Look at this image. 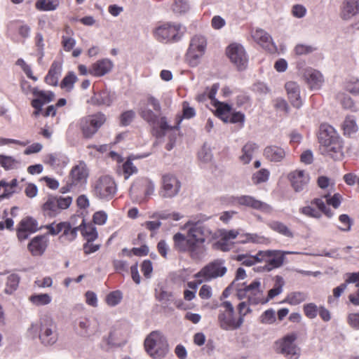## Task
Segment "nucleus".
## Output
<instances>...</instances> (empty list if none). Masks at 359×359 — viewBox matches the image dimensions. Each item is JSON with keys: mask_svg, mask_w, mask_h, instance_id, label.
I'll return each instance as SVG.
<instances>
[{"mask_svg": "<svg viewBox=\"0 0 359 359\" xmlns=\"http://www.w3.org/2000/svg\"><path fill=\"white\" fill-rule=\"evenodd\" d=\"M185 226L188 228L187 234L176 233L172 237L173 248L179 252L187 253L194 261H201L206 256L208 249L205 242L207 240L210 241L220 236L229 241L239 234L238 231L235 229H221L217 235L201 222L189 221Z\"/></svg>", "mask_w": 359, "mask_h": 359, "instance_id": "nucleus-1", "label": "nucleus"}, {"mask_svg": "<svg viewBox=\"0 0 359 359\" xmlns=\"http://www.w3.org/2000/svg\"><path fill=\"white\" fill-rule=\"evenodd\" d=\"M319 150L324 156L337 159L341 154L342 143L335 129L330 125L323 123L318 134Z\"/></svg>", "mask_w": 359, "mask_h": 359, "instance_id": "nucleus-2", "label": "nucleus"}, {"mask_svg": "<svg viewBox=\"0 0 359 359\" xmlns=\"http://www.w3.org/2000/svg\"><path fill=\"white\" fill-rule=\"evenodd\" d=\"M144 348L154 359L164 358L169 351L165 337L159 331L151 332L144 340Z\"/></svg>", "mask_w": 359, "mask_h": 359, "instance_id": "nucleus-3", "label": "nucleus"}, {"mask_svg": "<svg viewBox=\"0 0 359 359\" xmlns=\"http://www.w3.org/2000/svg\"><path fill=\"white\" fill-rule=\"evenodd\" d=\"M218 314V323L221 329L224 330H235L240 328L243 324L242 317L235 318V311L232 304L229 301L221 303Z\"/></svg>", "mask_w": 359, "mask_h": 359, "instance_id": "nucleus-4", "label": "nucleus"}, {"mask_svg": "<svg viewBox=\"0 0 359 359\" xmlns=\"http://www.w3.org/2000/svg\"><path fill=\"white\" fill-rule=\"evenodd\" d=\"M141 117L153 128L154 135L157 138H162L165 135L166 131L172 130V127L167 121L165 116H160L148 107L140 109Z\"/></svg>", "mask_w": 359, "mask_h": 359, "instance_id": "nucleus-5", "label": "nucleus"}, {"mask_svg": "<svg viewBox=\"0 0 359 359\" xmlns=\"http://www.w3.org/2000/svg\"><path fill=\"white\" fill-rule=\"evenodd\" d=\"M92 193L97 198L109 201L116 194L117 187L114 179L108 175L99 177L92 185Z\"/></svg>", "mask_w": 359, "mask_h": 359, "instance_id": "nucleus-6", "label": "nucleus"}, {"mask_svg": "<svg viewBox=\"0 0 359 359\" xmlns=\"http://www.w3.org/2000/svg\"><path fill=\"white\" fill-rule=\"evenodd\" d=\"M107 117L102 112H97L86 116L79 121L80 130L83 137L90 139L106 122Z\"/></svg>", "mask_w": 359, "mask_h": 359, "instance_id": "nucleus-7", "label": "nucleus"}, {"mask_svg": "<svg viewBox=\"0 0 359 359\" xmlns=\"http://www.w3.org/2000/svg\"><path fill=\"white\" fill-rule=\"evenodd\" d=\"M180 24L164 23L157 26L153 30L154 37L156 41L163 43L179 41L182 35L180 34Z\"/></svg>", "mask_w": 359, "mask_h": 359, "instance_id": "nucleus-8", "label": "nucleus"}, {"mask_svg": "<svg viewBox=\"0 0 359 359\" xmlns=\"http://www.w3.org/2000/svg\"><path fill=\"white\" fill-rule=\"evenodd\" d=\"M224 199L226 203L231 205L245 206L266 213L272 211V207L270 205L257 200L250 195H242L239 196H226Z\"/></svg>", "mask_w": 359, "mask_h": 359, "instance_id": "nucleus-9", "label": "nucleus"}, {"mask_svg": "<svg viewBox=\"0 0 359 359\" xmlns=\"http://www.w3.org/2000/svg\"><path fill=\"white\" fill-rule=\"evenodd\" d=\"M39 337L41 343L45 346H51L57 341V327L50 317L44 316L41 318Z\"/></svg>", "mask_w": 359, "mask_h": 359, "instance_id": "nucleus-10", "label": "nucleus"}, {"mask_svg": "<svg viewBox=\"0 0 359 359\" xmlns=\"http://www.w3.org/2000/svg\"><path fill=\"white\" fill-rule=\"evenodd\" d=\"M226 271L227 269L225 266V261L222 259H217L203 267L196 274V277L203 278L205 280L208 281L224 276Z\"/></svg>", "mask_w": 359, "mask_h": 359, "instance_id": "nucleus-11", "label": "nucleus"}, {"mask_svg": "<svg viewBox=\"0 0 359 359\" xmlns=\"http://www.w3.org/2000/svg\"><path fill=\"white\" fill-rule=\"evenodd\" d=\"M159 196L163 198H172L177 196L181 189V182L172 174H164L161 177Z\"/></svg>", "mask_w": 359, "mask_h": 359, "instance_id": "nucleus-12", "label": "nucleus"}, {"mask_svg": "<svg viewBox=\"0 0 359 359\" xmlns=\"http://www.w3.org/2000/svg\"><path fill=\"white\" fill-rule=\"evenodd\" d=\"M297 339V334L294 332L286 334L276 342L277 351L290 359H297L299 351L294 343Z\"/></svg>", "mask_w": 359, "mask_h": 359, "instance_id": "nucleus-13", "label": "nucleus"}, {"mask_svg": "<svg viewBox=\"0 0 359 359\" xmlns=\"http://www.w3.org/2000/svg\"><path fill=\"white\" fill-rule=\"evenodd\" d=\"M207 46L205 38L201 35L194 36L190 42L187 59L192 66L198 64V59L204 54Z\"/></svg>", "mask_w": 359, "mask_h": 359, "instance_id": "nucleus-14", "label": "nucleus"}, {"mask_svg": "<svg viewBox=\"0 0 359 359\" xmlns=\"http://www.w3.org/2000/svg\"><path fill=\"white\" fill-rule=\"evenodd\" d=\"M226 54L231 62L239 71L245 69L248 66V58L245 50L241 44H231L226 50Z\"/></svg>", "mask_w": 359, "mask_h": 359, "instance_id": "nucleus-15", "label": "nucleus"}, {"mask_svg": "<svg viewBox=\"0 0 359 359\" xmlns=\"http://www.w3.org/2000/svg\"><path fill=\"white\" fill-rule=\"evenodd\" d=\"M73 220V219H72ZM85 226V219H81V223L76 226L73 221L60 222V236L59 239L61 243H69L74 241L78 235V231Z\"/></svg>", "mask_w": 359, "mask_h": 359, "instance_id": "nucleus-16", "label": "nucleus"}, {"mask_svg": "<svg viewBox=\"0 0 359 359\" xmlns=\"http://www.w3.org/2000/svg\"><path fill=\"white\" fill-rule=\"evenodd\" d=\"M40 228L37 221L32 217L22 219L17 229V236L20 241H23L29 238L30 234L36 232Z\"/></svg>", "mask_w": 359, "mask_h": 359, "instance_id": "nucleus-17", "label": "nucleus"}, {"mask_svg": "<svg viewBox=\"0 0 359 359\" xmlns=\"http://www.w3.org/2000/svg\"><path fill=\"white\" fill-rule=\"evenodd\" d=\"M260 287L261 283L259 280H254L248 285V303L249 305L264 304L268 302V299H265L263 290Z\"/></svg>", "mask_w": 359, "mask_h": 359, "instance_id": "nucleus-18", "label": "nucleus"}, {"mask_svg": "<svg viewBox=\"0 0 359 359\" xmlns=\"http://www.w3.org/2000/svg\"><path fill=\"white\" fill-rule=\"evenodd\" d=\"M88 177V170L84 162L81 161L74 165L69 173V180L75 187H80L86 184Z\"/></svg>", "mask_w": 359, "mask_h": 359, "instance_id": "nucleus-19", "label": "nucleus"}, {"mask_svg": "<svg viewBox=\"0 0 359 359\" xmlns=\"http://www.w3.org/2000/svg\"><path fill=\"white\" fill-rule=\"evenodd\" d=\"M288 180L295 192H300L307 187L310 177L304 170H296L288 174Z\"/></svg>", "mask_w": 359, "mask_h": 359, "instance_id": "nucleus-20", "label": "nucleus"}, {"mask_svg": "<svg viewBox=\"0 0 359 359\" xmlns=\"http://www.w3.org/2000/svg\"><path fill=\"white\" fill-rule=\"evenodd\" d=\"M254 40L263 48L271 53L276 51L277 48L273 41L271 36L262 29H257L252 34Z\"/></svg>", "mask_w": 359, "mask_h": 359, "instance_id": "nucleus-21", "label": "nucleus"}, {"mask_svg": "<svg viewBox=\"0 0 359 359\" xmlns=\"http://www.w3.org/2000/svg\"><path fill=\"white\" fill-rule=\"evenodd\" d=\"M359 14V0H344L340 7V18L350 20Z\"/></svg>", "mask_w": 359, "mask_h": 359, "instance_id": "nucleus-22", "label": "nucleus"}, {"mask_svg": "<svg viewBox=\"0 0 359 359\" xmlns=\"http://www.w3.org/2000/svg\"><path fill=\"white\" fill-rule=\"evenodd\" d=\"M113 67L114 63L111 60L108 58L99 60L91 65L89 74L96 77H101L109 73Z\"/></svg>", "mask_w": 359, "mask_h": 359, "instance_id": "nucleus-23", "label": "nucleus"}, {"mask_svg": "<svg viewBox=\"0 0 359 359\" xmlns=\"http://www.w3.org/2000/svg\"><path fill=\"white\" fill-rule=\"evenodd\" d=\"M114 99L115 94L107 88H104L98 92H95L90 102L93 105L109 107L113 103Z\"/></svg>", "mask_w": 359, "mask_h": 359, "instance_id": "nucleus-24", "label": "nucleus"}, {"mask_svg": "<svg viewBox=\"0 0 359 359\" xmlns=\"http://www.w3.org/2000/svg\"><path fill=\"white\" fill-rule=\"evenodd\" d=\"M262 254L267 257L266 260L267 264L264 266V269L268 271L280 267L284 262V254L282 253L281 250H268L266 252H262Z\"/></svg>", "mask_w": 359, "mask_h": 359, "instance_id": "nucleus-25", "label": "nucleus"}, {"mask_svg": "<svg viewBox=\"0 0 359 359\" xmlns=\"http://www.w3.org/2000/svg\"><path fill=\"white\" fill-rule=\"evenodd\" d=\"M263 155L270 162L279 163L285 158L286 152L281 147L269 145L264 148Z\"/></svg>", "mask_w": 359, "mask_h": 359, "instance_id": "nucleus-26", "label": "nucleus"}, {"mask_svg": "<svg viewBox=\"0 0 359 359\" xmlns=\"http://www.w3.org/2000/svg\"><path fill=\"white\" fill-rule=\"evenodd\" d=\"M47 245L45 236H36L28 244V250L33 256H41L45 252Z\"/></svg>", "mask_w": 359, "mask_h": 359, "instance_id": "nucleus-27", "label": "nucleus"}, {"mask_svg": "<svg viewBox=\"0 0 359 359\" xmlns=\"http://www.w3.org/2000/svg\"><path fill=\"white\" fill-rule=\"evenodd\" d=\"M285 88L292 105L297 109L300 108L302 105V101L298 84L293 81H289L285 83Z\"/></svg>", "mask_w": 359, "mask_h": 359, "instance_id": "nucleus-28", "label": "nucleus"}, {"mask_svg": "<svg viewBox=\"0 0 359 359\" xmlns=\"http://www.w3.org/2000/svg\"><path fill=\"white\" fill-rule=\"evenodd\" d=\"M304 78L312 89L319 88L323 83L322 74L319 71L312 68L306 69Z\"/></svg>", "mask_w": 359, "mask_h": 359, "instance_id": "nucleus-29", "label": "nucleus"}, {"mask_svg": "<svg viewBox=\"0 0 359 359\" xmlns=\"http://www.w3.org/2000/svg\"><path fill=\"white\" fill-rule=\"evenodd\" d=\"M258 149V145L253 142H248L242 148V155L240 156V161L243 164H248L255 154Z\"/></svg>", "mask_w": 359, "mask_h": 359, "instance_id": "nucleus-30", "label": "nucleus"}, {"mask_svg": "<svg viewBox=\"0 0 359 359\" xmlns=\"http://www.w3.org/2000/svg\"><path fill=\"white\" fill-rule=\"evenodd\" d=\"M342 129L344 135L348 137H351L358 132V128L354 116L348 115L346 116L342 124Z\"/></svg>", "mask_w": 359, "mask_h": 359, "instance_id": "nucleus-31", "label": "nucleus"}, {"mask_svg": "<svg viewBox=\"0 0 359 359\" xmlns=\"http://www.w3.org/2000/svg\"><path fill=\"white\" fill-rule=\"evenodd\" d=\"M60 0H37L35 8L39 11H54L60 6Z\"/></svg>", "mask_w": 359, "mask_h": 359, "instance_id": "nucleus-32", "label": "nucleus"}, {"mask_svg": "<svg viewBox=\"0 0 359 359\" xmlns=\"http://www.w3.org/2000/svg\"><path fill=\"white\" fill-rule=\"evenodd\" d=\"M57 204L56 196H48L47 201L43 205V210L48 215L55 216L60 212Z\"/></svg>", "mask_w": 359, "mask_h": 359, "instance_id": "nucleus-33", "label": "nucleus"}, {"mask_svg": "<svg viewBox=\"0 0 359 359\" xmlns=\"http://www.w3.org/2000/svg\"><path fill=\"white\" fill-rule=\"evenodd\" d=\"M20 277L17 273H11L8 276L6 283L4 292L7 294H12L18 287Z\"/></svg>", "mask_w": 359, "mask_h": 359, "instance_id": "nucleus-34", "label": "nucleus"}, {"mask_svg": "<svg viewBox=\"0 0 359 359\" xmlns=\"http://www.w3.org/2000/svg\"><path fill=\"white\" fill-rule=\"evenodd\" d=\"M29 300L34 305L41 306L49 304L52 297L48 294H34L29 297Z\"/></svg>", "mask_w": 359, "mask_h": 359, "instance_id": "nucleus-35", "label": "nucleus"}, {"mask_svg": "<svg viewBox=\"0 0 359 359\" xmlns=\"http://www.w3.org/2000/svg\"><path fill=\"white\" fill-rule=\"evenodd\" d=\"M77 81V76L74 72H69L60 83V88L70 92Z\"/></svg>", "mask_w": 359, "mask_h": 359, "instance_id": "nucleus-36", "label": "nucleus"}, {"mask_svg": "<svg viewBox=\"0 0 359 359\" xmlns=\"http://www.w3.org/2000/svg\"><path fill=\"white\" fill-rule=\"evenodd\" d=\"M20 165V161L12 156L0 155V166L5 170L18 168Z\"/></svg>", "mask_w": 359, "mask_h": 359, "instance_id": "nucleus-37", "label": "nucleus"}, {"mask_svg": "<svg viewBox=\"0 0 359 359\" xmlns=\"http://www.w3.org/2000/svg\"><path fill=\"white\" fill-rule=\"evenodd\" d=\"M269 226L273 231L282 234L288 238H292L294 236L293 233L289 229V228L283 223L278 221L271 222L269 224Z\"/></svg>", "mask_w": 359, "mask_h": 359, "instance_id": "nucleus-38", "label": "nucleus"}, {"mask_svg": "<svg viewBox=\"0 0 359 359\" xmlns=\"http://www.w3.org/2000/svg\"><path fill=\"white\" fill-rule=\"evenodd\" d=\"M284 285V280L283 277L280 276H276V283L274 287L269 290L268 296L265 299H268V302L275 297L276 296L280 294L283 291V287Z\"/></svg>", "mask_w": 359, "mask_h": 359, "instance_id": "nucleus-39", "label": "nucleus"}, {"mask_svg": "<svg viewBox=\"0 0 359 359\" xmlns=\"http://www.w3.org/2000/svg\"><path fill=\"white\" fill-rule=\"evenodd\" d=\"M307 298L306 293L302 292H293L290 293L286 299L285 302L291 305H298L300 303L304 302Z\"/></svg>", "mask_w": 359, "mask_h": 359, "instance_id": "nucleus-40", "label": "nucleus"}, {"mask_svg": "<svg viewBox=\"0 0 359 359\" xmlns=\"http://www.w3.org/2000/svg\"><path fill=\"white\" fill-rule=\"evenodd\" d=\"M172 10L176 15H182L189 10V4L187 0H174Z\"/></svg>", "mask_w": 359, "mask_h": 359, "instance_id": "nucleus-41", "label": "nucleus"}, {"mask_svg": "<svg viewBox=\"0 0 359 359\" xmlns=\"http://www.w3.org/2000/svg\"><path fill=\"white\" fill-rule=\"evenodd\" d=\"M123 299V293L121 290H114L109 292L106 297L107 304L111 307L117 306Z\"/></svg>", "mask_w": 359, "mask_h": 359, "instance_id": "nucleus-42", "label": "nucleus"}, {"mask_svg": "<svg viewBox=\"0 0 359 359\" xmlns=\"http://www.w3.org/2000/svg\"><path fill=\"white\" fill-rule=\"evenodd\" d=\"M224 118V123H238L241 127H243L244 126L245 116L243 113L236 111L230 114L228 116H225Z\"/></svg>", "mask_w": 359, "mask_h": 359, "instance_id": "nucleus-43", "label": "nucleus"}, {"mask_svg": "<svg viewBox=\"0 0 359 359\" xmlns=\"http://www.w3.org/2000/svg\"><path fill=\"white\" fill-rule=\"evenodd\" d=\"M32 93L34 96H36L39 99H41L43 102H44V104L51 102L55 97V94L53 92L41 90L37 88H34L32 89Z\"/></svg>", "mask_w": 359, "mask_h": 359, "instance_id": "nucleus-44", "label": "nucleus"}, {"mask_svg": "<svg viewBox=\"0 0 359 359\" xmlns=\"http://www.w3.org/2000/svg\"><path fill=\"white\" fill-rule=\"evenodd\" d=\"M215 107L217 116L224 121L225 116L230 114L231 106L227 103L218 102Z\"/></svg>", "mask_w": 359, "mask_h": 359, "instance_id": "nucleus-45", "label": "nucleus"}, {"mask_svg": "<svg viewBox=\"0 0 359 359\" xmlns=\"http://www.w3.org/2000/svg\"><path fill=\"white\" fill-rule=\"evenodd\" d=\"M317 50V48L311 46L303 43L297 44L294 47L295 54L297 55H303L310 54Z\"/></svg>", "mask_w": 359, "mask_h": 359, "instance_id": "nucleus-46", "label": "nucleus"}, {"mask_svg": "<svg viewBox=\"0 0 359 359\" xmlns=\"http://www.w3.org/2000/svg\"><path fill=\"white\" fill-rule=\"evenodd\" d=\"M269 171L267 169H261L255 172L252 176V181L254 184H258L262 182H265L269 180Z\"/></svg>", "mask_w": 359, "mask_h": 359, "instance_id": "nucleus-47", "label": "nucleus"}, {"mask_svg": "<svg viewBox=\"0 0 359 359\" xmlns=\"http://www.w3.org/2000/svg\"><path fill=\"white\" fill-rule=\"evenodd\" d=\"M122 168L125 180H128L130 175L137 172V168L133 165L130 158L127 159L123 164Z\"/></svg>", "mask_w": 359, "mask_h": 359, "instance_id": "nucleus-48", "label": "nucleus"}, {"mask_svg": "<svg viewBox=\"0 0 359 359\" xmlns=\"http://www.w3.org/2000/svg\"><path fill=\"white\" fill-rule=\"evenodd\" d=\"M304 313L305 316L310 318H315L318 312V308L314 303H309L304 305L303 307Z\"/></svg>", "mask_w": 359, "mask_h": 359, "instance_id": "nucleus-49", "label": "nucleus"}, {"mask_svg": "<svg viewBox=\"0 0 359 359\" xmlns=\"http://www.w3.org/2000/svg\"><path fill=\"white\" fill-rule=\"evenodd\" d=\"M60 155L59 154H49L44 156L43 163L53 168L58 167L60 164Z\"/></svg>", "mask_w": 359, "mask_h": 359, "instance_id": "nucleus-50", "label": "nucleus"}, {"mask_svg": "<svg viewBox=\"0 0 359 359\" xmlns=\"http://www.w3.org/2000/svg\"><path fill=\"white\" fill-rule=\"evenodd\" d=\"M82 233L88 242H93L98 236L96 228L94 226H89L86 228V226L82 228Z\"/></svg>", "mask_w": 359, "mask_h": 359, "instance_id": "nucleus-51", "label": "nucleus"}, {"mask_svg": "<svg viewBox=\"0 0 359 359\" xmlns=\"http://www.w3.org/2000/svg\"><path fill=\"white\" fill-rule=\"evenodd\" d=\"M260 321L264 324H272L276 321L275 311L271 309L265 311L260 316Z\"/></svg>", "mask_w": 359, "mask_h": 359, "instance_id": "nucleus-52", "label": "nucleus"}, {"mask_svg": "<svg viewBox=\"0 0 359 359\" xmlns=\"http://www.w3.org/2000/svg\"><path fill=\"white\" fill-rule=\"evenodd\" d=\"M90 327V320L86 318H80L78 323V327L79 329V334L82 337H88V328Z\"/></svg>", "mask_w": 359, "mask_h": 359, "instance_id": "nucleus-53", "label": "nucleus"}, {"mask_svg": "<svg viewBox=\"0 0 359 359\" xmlns=\"http://www.w3.org/2000/svg\"><path fill=\"white\" fill-rule=\"evenodd\" d=\"M220 238H221L214 244V248L222 252H228L231 250L233 247V243H231L222 237Z\"/></svg>", "mask_w": 359, "mask_h": 359, "instance_id": "nucleus-54", "label": "nucleus"}, {"mask_svg": "<svg viewBox=\"0 0 359 359\" xmlns=\"http://www.w3.org/2000/svg\"><path fill=\"white\" fill-rule=\"evenodd\" d=\"M56 198L58 203L57 207H59L60 211L67 209L72 203V196H56Z\"/></svg>", "mask_w": 359, "mask_h": 359, "instance_id": "nucleus-55", "label": "nucleus"}, {"mask_svg": "<svg viewBox=\"0 0 359 359\" xmlns=\"http://www.w3.org/2000/svg\"><path fill=\"white\" fill-rule=\"evenodd\" d=\"M339 222L342 224V226L339 229L344 231H348L351 230V227L353 224V220L346 214H342L339 217Z\"/></svg>", "mask_w": 359, "mask_h": 359, "instance_id": "nucleus-56", "label": "nucleus"}, {"mask_svg": "<svg viewBox=\"0 0 359 359\" xmlns=\"http://www.w3.org/2000/svg\"><path fill=\"white\" fill-rule=\"evenodd\" d=\"M135 114L133 110H128L121 114L120 117L121 124L123 126H128L135 118Z\"/></svg>", "mask_w": 359, "mask_h": 359, "instance_id": "nucleus-57", "label": "nucleus"}, {"mask_svg": "<svg viewBox=\"0 0 359 359\" xmlns=\"http://www.w3.org/2000/svg\"><path fill=\"white\" fill-rule=\"evenodd\" d=\"M346 89L353 95L359 94V80L352 79L346 83Z\"/></svg>", "mask_w": 359, "mask_h": 359, "instance_id": "nucleus-58", "label": "nucleus"}, {"mask_svg": "<svg viewBox=\"0 0 359 359\" xmlns=\"http://www.w3.org/2000/svg\"><path fill=\"white\" fill-rule=\"evenodd\" d=\"M198 158L201 161L208 163L212 158V154L209 148L203 147L198 154Z\"/></svg>", "mask_w": 359, "mask_h": 359, "instance_id": "nucleus-59", "label": "nucleus"}, {"mask_svg": "<svg viewBox=\"0 0 359 359\" xmlns=\"http://www.w3.org/2000/svg\"><path fill=\"white\" fill-rule=\"evenodd\" d=\"M233 259L238 262H241V264L245 266H252L254 265L252 257L248 254L238 255Z\"/></svg>", "mask_w": 359, "mask_h": 359, "instance_id": "nucleus-60", "label": "nucleus"}, {"mask_svg": "<svg viewBox=\"0 0 359 359\" xmlns=\"http://www.w3.org/2000/svg\"><path fill=\"white\" fill-rule=\"evenodd\" d=\"M299 212L303 215L310 217L320 218L321 217V213L320 211L316 210L311 206L303 207L300 208Z\"/></svg>", "mask_w": 359, "mask_h": 359, "instance_id": "nucleus-61", "label": "nucleus"}, {"mask_svg": "<svg viewBox=\"0 0 359 359\" xmlns=\"http://www.w3.org/2000/svg\"><path fill=\"white\" fill-rule=\"evenodd\" d=\"M348 325L354 330H359V311L352 313L347 316Z\"/></svg>", "mask_w": 359, "mask_h": 359, "instance_id": "nucleus-62", "label": "nucleus"}, {"mask_svg": "<svg viewBox=\"0 0 359 359\" xmlns=\"http://www.w3.org/2000/svg\"><path fill=\"white\" fill-rule=\"evenodd\" d=\"M141 184L144 187V194L146 196L152 195L155 190L154 183L149 179L141 180Z\"/></svg>", "mask_w": 359, "mask_h": 359, "instance_id": "nucleus-63", "label": "nucleus"}, {"mask_svg": "<svg viewBox=\"0 0 359 359\" xmlns=\"http://www.w3.org/2000/svg\"><path fill=\"white\" fill-rule=\"evenodd\" d=\"M107 219V214L104 211H97L93 217V222L97 225H103Z\"/></svg>", "mask_w": 359, "mask_h": 359, "instance_id": "nucleus-64", "label": "nucleus"}]
</instances>
